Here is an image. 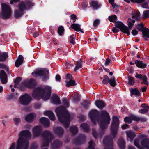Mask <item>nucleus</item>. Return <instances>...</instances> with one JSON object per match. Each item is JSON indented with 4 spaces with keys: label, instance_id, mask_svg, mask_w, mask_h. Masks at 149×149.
Returning a JSON list of instances; mask_svg holds the SVG:
<instances>
[{
    "label": "nucleus",
    "instance_id": "nucleus-35",
    "mask_svg": "<svg viewBox=\"0 0 149 149\" xmlns=\"http://www.w3.org/2000/svg\"><path fill=\"white\" fill-rule=\"evenodd\" d=\"M24 14V12L19 10H16L15 11L14 17L16 18H19L22 17Z\"/></svg>",
    "mask_w": 149,
    "mask_h": 149
},
{
    "label": "nucleus",
    "instance_id": "nucleus-8",
    "mask_svg": "<svg viewBox=\"0 0 149 149\" xmlns=\"http://www.w3.org/2000/svg\"><path fill=\"white\" fill-rule=\"evenodd\" d=\"M2 13L1 15L2 18L5 19L9 18L11 15V10L9 6L4 3H2Z\"/></svg>",
    "mask_w": 149,
    "mask_h": 149
},
{
    "label": "nucleus",
    "instance_id": "nucleus-41",
    "mask_svg": "<svg viewBox=\"0 0 149 149\" xmlns=\"http://www.w3.org/2000/svg\"><path fill=\"white\" fill-rule=\"evenodd\" d=\"M77 85L75 81L73 80H70L69 81L66 82V86L68 87L71 86H75Z\"/></svg>",
    "mask_w": 149,
    "mask_h": 149
},
{
    "label": "nucleus",
    "instance_id": "nucleus-53",
    "mask_svg": "<svg viewBox=\"0 0 149 149\" xmlns=\"http://www.w3.org/2000/svg\"><path fill=\"white\" fill-rule=\"evenodd\" d=\"M100 22V20L98 19H96L94 20L93 22V26L94 27L97 26L99 24Z\"/></svg>",
    "mask_w": 149,
    "mask_h": 149
},
{
    "label": "nucleus",
    "instance_id": "nucleus-32",
    "mask_svg": "<svg viewBox=\"0 0 149 149\" xmlns=\"http://www.w3.org/2000/svg\"><path fill=\"white\" fill-rule=\"evenodd\" d=\"M80 127L84 131L86 132H88L90 130L89 125L85 123L81 124L80 125Z\"/></svg>",
    "mask_w": 149,
    "mask_h": 149
},
{
    "label": "nucleus",
    "instance_id": "nucleus-29",
    "mask_svg": "<svg viewBox=\"0 0 149 149\" xmlns=\"http://www.w3.org/2000/svg\"><path fill=\"white\" fill-rule=\"evenodd\" d=\"M34 118V114L33 113H31L27 115L25 117V120L28 123H31L33 121Z\"/></svg>",
    "mask_w": 149,
    "mask_h": 149
},
{
    "label": "nucleus",
    "instance_id": "nucleus-20",
    "mask_svg": "<svg viewBox=\"0 0 149 149\" xmlns=\"http://www.w3.org/2000/svg\"><path fill=\"white\" fill-rule=\"evenodd\" d=\"M141 107L144 109L139 110V112L141 114H145L148 111L149 107L147 104L143 103L142 104Z\"/></svg>",
    "mask_w": 149,
    "mask_h": 149
},
{
    "label": "nucleus",
    "instance_id": "nucleus-50",
    "mask_svg": "<svg viewBox=\"0 0 149 149\" xmlns=\"http://www.w3.org/2000/svg\"><path fill=\"white\" fill-rule=\"evenodd\" d=\"M128 84L130 85H133L134 84V78L133 77H128Z\"/></svg>",
    "mask_w": 149,
    "mask_h": 149
},
{
    "label": "nucleus",
    "instance_id": "nucleus-61",
    "mask_svg": "<svg viewBox=\"0 0 149 149\" xmlns=\"http://www.w3.org/2000/svg\"><path fill=\"white\" fill-rule=\"evenodd\" d=\"M76 65L80 67V68H82V61L81 59L78 61H77L76 64Z\"/></svg>",
    "mask_w": 149,
    "mask_h": 149
},
{
    "label": "nucleus",
    "instance_id": "nucleus-55",
    "mask_svg": "<svg viewBox=\"0 0 149 149\" xmlns=\"http://www.w3.org/2000/svg\"><path fill=\"white\" fill-rule=\"evenodd\" d=\"M22 79L20 77H18L14 81V83L16 84H18L22 81Z\"/></svg>",
    "mask_w": 149,
    "mask_h": 149
},
{
    "label": "nucleus",
    "instance_id": "nucleus-51",
    "mask_svg": "<svg viewBox=\"0 0 149 149\" xmlns=\"http://www.w3.org/2000/svg\"><path fill=\"white\" fill-rule=\"evenodd\" d=\"M124 120L125 123L129 124L131 123L132 122L131 116L130 117L127 116L125 117L124 118Z\"/></svg>",
    "mask_w": 149,
    "mask_h": 149
},
{
    "label": "nucleus",
    "instance_id": "nucleus-44",
    "mask_svg": "<svg viewBox=\"0 0 149 149\" xmlns=\"http://www.w3.org/2000/svg\"><path fill=\"white\" fill-rule=\"evenodd\" d=\"M64 32V29L63 26L59 27L57 30V32L60 36H62L63 35Z\"/></svg>",
    "mask_w": 149,
    "mask_h": 149
},
{
    "label": "nucleus",
    "instance_id": "nucleus-6",
    "mask_svg": "<svg viewBox=\"0 0 149 149\" xmlns=\"http://www.w3.org/2000/svg\"><path fill=\"white\" fill-rule=\"evenodd\" d=\"M112 120L111 130V134L113 138H114L117 132L119 125V120L118 118L116 116H113Z\"/></svg>",
    "mask_w": 149,
    "mask_h": 149
},
{
    "label": "nucleus",
    "instance_id": "nucleus-1",
    "mask_svg": "<svg viewBox=\"0 0 149 149\" xmlns=\"http://www.w3.org/2000/svg\"><path fill=\"white\" fill-rule=\"evenodd\" d=\"M111 118L109 114L104 110L102 111L100 113V118L99 122L100 128L102 130L98 133L95 130H93L92 134L93 136L96 139L100 136L101 137L104 133V130L106 128L107 125L109 124Z\"/></svg>",
    "mask_w": 149,
    "mask_h": 149
},
{
    "label": "nucleus",
    "instance_id": "nucleus-60",
    "mask_svg": "<svg viewBox=\"0 0 149 149\" xmlns=\"http://www.w3.org/2000/svg\"><path fill=\"white\" fill-rule=\"evenodd\" d=\"M136 75L135 76V77L139 79H143V78L144 77V75H142V74H139L137 72H136Z\"/></svg>",
    "mask_w": 149,
    "mask_h": 149
},
{
    "label": "nucleus",
    "instance_id": "nucleus-10",
    "mask_svg": "<svg viewBox=\"0 0 149 149\" xmlns=\"http://www.w3.org/2000/svg\"><path fill=\"white\" fill-rule=\"evenodd\" d=\"M115 26L116 28L119 29L122 33L126 34L127 36L130 34V31H128V27L121 22L115 21Z\"/></svg>",
    "mask_w": 149,
    "mask_h": 149
},
{
    "label": "nucleus",
    "instance_id": "nucleus-54",
    "mask_svg": "<svg viewBox=\"0 0 149 149\" xmlns=\"http://www.w3.org/2000/svg\"><path fill=\"white\" fill-rule=\"evenodd\" d=\"M74 34H72L70 36V42L73 44H75V42L74 41Z\"/></svg>",
    "mask_w": 149,
    "mask_h": 149
},
{
    "label": "nucleus",
    "instance_id": "nucleus-56",
    "mask_svg": "<svg viewBox=\"0 0 149 149\" xmlns=\"http://www.w3.org/2000/svg\"><path fill=\"white\" fill-rule=\"evenodd\" d=\"M13 120L16 125H18L21 122L20 119L19 118H14Z\"/></svg>",
    "mask_w": 149,
    "mask_h": 149
},
{
    "label": "nucleus",
    "instance_id": "nucleus-38",
    "mask_svg": "<svg viewBox=\"0 0 149 149\" xmlns=\"http://www.w3.org/2000/svg\"><path fill=\"white\" fill-rule=\"evenodd\" d=\"M109 83L110 85L113 87H114L116 85L117 83L116 81V79L114 76L110 79Z\"/></svg>",
    "mask_w": 149,
    "mask_h": 149
},
{
    "label": "nucleus",
    "instance_id": "nucleus-28",
    "mask_svg": "<svg viewBox=\"0 0 149 149\" xmlns=\"http://www.w3.org/2000/svg\"><path fill=\"white\" fill-rule=\"evenodd\" d=\"M52 102L55 104L59 105L61 104L60 99L57 95L53 96L52 98Z\"/></svg>",
    "mask_w": 149,
    "mask_h": 149
},
{
    "label": "nucleus",
    "instance_id": "nucleus-15",
    "mask_svg": "<svg viewBox=\"0 0 149 149\" xmlns=\"http://www.w3.org/2000/svg\"><path fill=\"white\" fill-rule=\"evenodd\" d=\"M53 131L54 133L60 138L63 137L64 133L63 129L60 127H58L54 128Z\"/></svg>",
    "mask_w": 149,
    "mask_h": 149
},
{
    "label": "nucleus",
    "instance_id": "nucleus-11",
    "mask_svg": "<svg viewBox=\"0 0 149 149\" xmlns=\"http://www.w3.org/2000/svg\"><path fill=\"white\" fill-rule=\"evenodd\" d=\"M31 97L27 93H25L20 96L19 102L22 105L26 106L31 102Z\"/></svg>",
    "mask_w": 149,
    "mask_h": 149
},
{
    "label": "nucleus",
    "instance_id": "nucleus-46",
    "mask_svg": "<svg viewBox=\"0 0 149 149\" xmlns=\"http://www.w3.org/2000/svg\"><path fill=\"white\" fill-rule=\"evenodd\" d=\"M63 104L66 107H68L69 106V103L68 100L66 98H63L62 100Z\"/></svg>",
    "mask_w": 149,
    "mask_h": 149
},
{
    "label": "nucleus",
    "instance_id": "nucleus-31",
    "mask_svg": "<svg viewBox=\"0 0 149 149\" xmlns=\"http://www.w3.org/2000/svg\"><path fill=\"white\" fill-rule=\"evenodd\" d=\"M69 130L73 136L76 134L78 132V128L76 126H71L70 127Z\"/></svg>",
    "mask_w": 149,
    "mask_h": 149
},
{
    "label": "nucleus",
    "instance_id": "nucleus-18",
    "mask_svg": "<svg viewBox=\"0 0 149 149\" xmlns=\"http://www.w3.org/2000/svg\"><path fill=\"white\" fill-rule=\"evenodd\" d=\"M63 143L62 141L58 139L55 140L52 144V149H57L60 148L62 146Z\"/></svg>",
    "mask_w": 149,
    "mask_h": 149
},
{
    "label": "nucleus",
    "instance_id": "nucleus-37",
    "mask_svg": "<svg viewBox=\"0 0 149 149\" xmlns=\"http://www.w3.org/2000/svg\"><path fill=\"white\" fill-rule=\"evenodd\" d=\"M81 25L77 23H73L71 25V27L73 29L77 31H79L80 29Z\"/></svg>",
    "mask_w": 149,
    "mask_h": 149
},
{
    "label": "nucleus",
    "instance_id": "nucleus-33",
    "mask_svg": "<svg viewBox=\"0 0 149 149\" xmlns=\"http://www.w3.org/2000/svg\"><path fill=\"white\" fill-rule=\"evenodd\" d=\"M126 135L130 139L131 142H132L134 138L136 136L134 132L130 131L126 132Z\"/></svg>",
    "mask_w": 149,
    "mask_h": 149
},
{
    "label": "nucleus",
    "instance_id": "nucleus-23",
    "mask_svg": "<svg viewBox=\"0 0 149 149\" xmlns=\"http://www.w3.org/2000/svg\"><path fill=\"white\" fill-rule=\"evenodd\" d=\"M24 58L22 55H20L18 56L15 62V65L16 67H19L22 63Z\"/></svg>",
    "mask_w": 149,
    "mask_h": 149
},
{
    "label": "nucleus",
    "instance_id": "nucleus-9",
    "mask_svg": "<svg viewBox=\"0 0 149 149\" xmlns=\"http://www.w3.org/2000/svg\"><path fill=\"white\" fill-rule=\"evenodd\" d=\"M103 142L105 146L104 149H113V139L111 136H106L103 139Z\"/></svg>",
    "mask_w": 149,
    "mask_h": 149
},
{
    "label": "nucleus",
    "instance_id": "nucleus-34",
    "mask_svg": "<svg viewBox=\"0 0 149 149\" xmlns=\"http://www.w3.org/2000/svg\"><path fill=\"white\" fill-rule=\"evenodd\" d=\"M19 10L24 12V11L26 9V8L25 3L22 1L18 5Z\"/></svg>",
    "mask_w": 149,
    "mask_h": 149
},
{
    "label": "nucleus",
    "instance_id": "nucleus-5",
    "mask_svg": "<svg viewBox=\"0 0 149 149\" xmlns=\"http://www.w3.org/2000/svg\"><path fill=\"white\" fill-rule=\"evenodd\" d=\"M43 147L48 146L50 143L54 139L53 135L48 130H45L42 133Z\"/></svg>",
    "mask_w": 149,
    "mask_h": 149
},
{
    "label": "nucleus",
    "instance_id": "nucleus-26",
    "mask_svg": "<svg viewBox=\"0 0 149 149\" xmlns=\"http://www.w3.org/2000/svg\"><path fill=\"white\" fill-rule=\"evenodd\" d=\"M130 96L132 97V95H135L136 97H138L140 95V92L136 88H131L130 90Z\"/></svg>",
    "mask_w": 149,
    "mask_h": 149
},
{
    "label": "nucleus",
    "instance_id": "nucleus-21",
    "mask_svg": "<svg viewBox=\"0 0 149 149\" xmlns=\"http://www.w3.org/2000/svg\"><path fill=\"white\" fill-rule=\"evenodd\" d=\"M96 106L100 109H102L105 107L106 104L101 100H97L95 103Z\"/></svg>",
    "mask_w": 149,
    "mask_h": 149
},
{
    "label": "nucleus",
    "instance_id": "nucleus-13",
    "mask_svg": "<svg viewBox=\"0 0 149 149\" xmlns=\"http://www.w3.org/2000/svg\"><path fill=\"white\" fill-rule=\"evenodd\" d=\"M86 137L85 135L80 134L73 140V143L76 145H81L85 142Z\"/></svg>",
    "mask_w": 149,
    "mask_h": 149
},
{
    "label": "nucleus",
    "instance_id": "nucleus-57",
    "mask_svg": "<svg viewBox=\"0 0 149 149\" xmlns=\"http://www.w3.org/2000/svg\"><path fill=\"white\" fill-rule=\"evenodd\" d=\"M38 147L37 143L35 142L33 143L31 145V149H36Z\"/></svg>",
    "mask_w": 149,
    "mask_h": 149
},
{
    "label": "nucleus",
    "instance_id": "nucleus-43",
    "mask_svg": "<svg viewBox=\"0 0 149 149\" xmlns=\"http://www.w3.org/2000/svg\"><path fill=\"white\" fill-rule=\"evenodd\" d=\"M142 37H146L149 38V29L148 28H146L142 32Z\"/></svg>",
    "mask_w": 149,
    "mask_h": 149
},
{
    "label": "nucleus",
    "instance_id": "nucleus-42",
    "mask_svg": "<svg viewBox=\"0 0 149 149\" xmlns=\"http://www.w3.org/2000/svg\"><path fill=\"white\" fill-rule=\"evenodd\" d=\"M103 78V79L102 81V83L104 85H107L109 82L110 79L106 75H104Z\"/></svg>",
    "mask_w": 149,
    "mask_h": 149
},
{
    "label": "nucleus",
    "instance_id": "nucleus-3",
    "mask_svg": "<svg viewBox=\"0 0 149 149\" xmlns=\"http://www.w3.org/2000/svg\"><path fill=\"white\" fill-rule=\"evenodd\" d=\"M51 93V88L49 86H45L44 88L38 87L33 90L32 96L37 100L42 98L47 100L49 98Z\"/></svg>",
    "mask_w": 149,
    "mask_h": 149
},
{
    "label": "nucleus",
    "instance_id": "nucleus-39",
    "mask_svg": "<svg viewBox=\"0 0 149 149\" xmlns=\"http://www.w3.org/2000/svg\"><path fill=\"white\" fill-rule=\"evenodd\" d=\"M81 104L85 109H87L88 108L91 103L89 101L85 100Z\"/></svg>",
    "mask_w": 149,
    "mask_h": 149
},
{
    "label": "nucleus",
    "instance_id": "nucleus-22",
    "mask_svg": "<svg viewBox=\"0 0 149 149\" xmlns=\"http://www.w3.org/2000/svg\"><path fill=\"white\" fill-rule=\"evenodd\" d=\"M44 114L45 115L48 116L52 121H54L55 120V116L52 111H47L44 112Z\"/></svg>",
    "mask_w": 149,
    "mask_h": 149
},
{
    "label": "nucleus",
    "instance_id": "nucleus-27",
    "mask_svg": "<svg viewBox=\"0 0 149 149\" xmlns=\"http://www.w3.org/2000/svg\"><path fill=\"white\" fill-rule=\"evenodd\" d=\"M8 56L7 52H3L1 54H0V62H3L5 61Z\"/></svg>",
    "mask_w": 149,
    "mask_h": 149
},
{
    "label": "nucleus",
    "instance_id": "nucleus-40",
    "mask_svg": "<svg viewBox=\"0 0 149 149\" xmlns=\"http://www.w3.org/2000/svg\"><path fill=\"white\" fill-rule=\"evenodd\" d=\"M149 143V139L146 138L143 140L141 142V144L143 147L146 148Z\"/></svg>",
    "mask_w": 149,
    "mask_h": 149
},
{
    "label": "nucleus",
    "instance_id": "nucleus-49",
    "mask_svg": "<svg viewBox=\"0 0 149 149\" xmlns=\"http://www.w3.org/2000/svg\"><path fill=\"white\" fill-rule=\"evenodd\" d=\"M74 66V64L71 62L70 63L66 62L64 68L66 69H70Z\"/></svg>",
    "mask_w": 149,
    "mask_h": 149
},
{
    "label": "nucleus",
    "instance_id": "nucleus-52",
    "mask_svg": "<svg viewBox=\"0 0 149 149\" xmlns=\"http://www.w3.org/2000/svg\"><path fill=\"white\" fill-rule=\"evenodd\" d=\"M148 16L149 17V10L144 11L143 15V18L144 19H146L147 18Z\"/></svg>",
    "mask_w": 149,
    "mask_h": 149
},
{
    "label": "nucleus",
    "instance_id": "nucleus-59",
    "mask_svg": "<svg viewBox=\"0 0 149 149\" xmlns=\"http://www.w3.org/2000/svg\"><path fill=\"white\" fill-rule=\"evenodd\" d=\"M148 80V78L147 77L145 76L144 75V77L143 78V79L142 80L143 81V82L144 84H145L147 86L148 85V83L147 81Z\"/></svg>",
    "mask_w": 149,
    "mask_h": 149
},
{
    "label": "nucleus",
    "instance_id": "nucleus-45",
    "mask_svg": "<svg viewBox=\"0 0 149 149\" xmlns=\"http://www.w3.org/2000/svg\"><path fill=\"white\" fill-rule=\"evenodd\" d=\"M139 140L137 138H136L134 141V144L139 149H143L139 144Z\"/></svg>",
    "mask_w": 149,
    "mask_h": 149
},
{
    "label": "nucleus",
    "instance_id": "nucleus-2",
    "mask_svg": "<svg viewBox=\"0 0 149 149\" xmlns=\"http://www.w3.org/2000/svg\"><path fill=\"white\" fill-rule=\"evenodd\" d=\"M31 134L28 130L21 131L19 134L16 149H28L29 142L28 139L31 138Z\"/></svg>",
    "mask_w": 149,
    "mask_h": 149
},
{
    "label": "nucleus",
    "instance_id": "nucleus-12",
    "mask_svg": "<svg viewBox=\"0 0 149 149\" xmlns=\"http://www.w3.org/2000/svg\"><path fill=\"white\" fill-rule=\"evenodd\" d=\"M99 116V113L96 109H93L89 112L88 116L91 121L94 124L96 123V121L98 119Z\"/></svg>",
    "mask_w": 149,
    "mask_h": 149
},
{
    "label": "nucleus",
    "instance_id": "nucleus-58",
    "mask_svg": "<svg viewBox=\"0 0 149 149\" xmlns=\"http://www.w3.org/2000/svg\"><path fill=\"white\" fill-rule=\"evenodd\" d=\"M127 22L128 23V31H129V30H131V28L134 26V24L132 23L131 21H127Z\"/></svg>",
    "mask_w": 149,
    "mask_h": 149
},
{
    "label": "nucleus",
    "instance_id": "nucleus-30",
    "mask_svg": "<svg viewBox=\"0 0 149 149\" xmlns=\"http://www.w3.org/2000/svg\"><path fill=\"white\" fill-rule=\"evenodd\" d=\"M91 6H93V8L95 9H97L101 6L100 3H99L97 1H93L90 3Z\"/></svg>",
    "mask_w": 149,
    "mask_h": 149
},
{
    "label": "nucleus",
    "instance_id": "nucleus-63",
    "mask_svg": "<svg viewBox=\"0 0 149 149\" xmlns=\"http://www.w3.org/2000/svg\"><path fill=\"white\" fill-rule=\"evenodd\" d=\"M127 70L129 72L130 74L134 72V68L132 66H129L127 69Z\"/></svg>",
    "mask_w": 149,
    "mask_h": 149
},
{
    "label": "nucleus",
    "instance_id": "nucleus-64",
    "mask_svg": "<svg viewBox=\"0 0 149 149\" xmlns=\"http://www.w3.org/2000/svg\"><path fill=\"white\" fill-rule=\"evenodd\" d=\"M131 117L132 120L136 121H138L139 120V118L134 115H132L131 116Z\"/></svg>",
    "mask_w": 149,
    "mask_h": 149
},
{
    "label": "nucleus",
    "instance_id": "nucleus-47",
    "mask_svg": "<svg viewBox=\"0 0 149 149\" xmlns=\"http://www.w3.org/2000/svg\"><path fill=\"white\" fill-rule=\"evenodd\" d=\"M108 19L111 22H113L114 21L115 22V20H117V16L116 15H111L109 17Z\"/></svg>",
    "mask_w": 149,
    "mask_h": 149
},
{
    "label": "nucleus",
    "instance_id": "nucleus-19",
    "mask_svg": "<svg viewBox=\"0 0 149 149\" xmlns=\"http://www.w3.org/2000/svg\"><path fill=\"white\" fill-rule=\"evenodd\" d=\"M40 120V122L45 127H48L50 126L49 120L47 118L42 117Z\"/></svg>",
    "mask_w": 149,
    "mask_h": 149
},
{
    "label": "nucleus",
    "instance_id": "nucleus-17",
    "mask_svg": "<svg viewBox=\"0 0 149 149\" xmlns=\"http://www.w3.org/2000/svg\"><path fill=\"white\" fill-rule=\"evenodd\" d=\"M0 78L2 84H5L7 83V78L6 74L4 70H2L1 71Z\"/></svg>",
    "mask_w": 149,
    "mask_h": 149
},
{
    "label": "nucleus",
    "instance_id": "nucleus-7",
    "mask_svg": "<svg viewBox=\"0 0 149 149\" xmlns=\"http://www.w3.org/2000/svg\"><path fill=\"white\" fill-rule=\"evenodd\" d=\"M44 70H36L34 72L31 73L32 75L34 74L40 77H42V80L44 81H46L49 78V70L45 69Z\"/></svg>",
    "mask_w": 149,
    "mask_h": 149
},
{
    "label": "nucleus",
    "instance_id": "nucleus-36",
    "mask_svg": "<svg viewBox=\"0 0 149 149\" xmlns=\"http://www.w3.org/2000/svg\"><path fill=\"white\" fill-rule=\"evenodd\" d=\"M146 28L144 27V25L143 23H141L137 24L136 29L139 31L142 32Z\"/></svg>",
    "mask_w": 149,
    "mask_h": 149
},
{
    "label": "nucleus",
    "instance_id": "nucleus-25",
    "mask_svg": "<svg viewBox=\"0 0 149 149\" xmlns=\"http://www.w3.org/2000/svg\"><path fill=\"white\" fill-rule=\"evenodd\" d=\"M125 141L122 137H120L118 139L117 143L120 149H124L125 147Z\"/></svg>",
    "mask_w": 149,
    "mask_h": 149
},
{
    "label": "nucleus",
    "instance_id": "nucleus-24",
    "mask_svg": "<svg viewBox=\"0 0 149 149\" xmlns=\"http://www.w3.org/2000/svg\"><path fill=\"white\" fill-rule=\"evenodd\" d=\"M135 63L137 67L141 69L145 68L147 66L146 63H143L142 61L140 60H136Z\"/></svg>",
    "mask_w": 149,
    "mask_h": 149
},
{
    "label": "nucleus",
    "instance_id": "nucleus-4",
    "mask_svg": "<svg viewBox=\"0 0 149 149\" xmlns=\"http://www.w3.org/2000/svg\"><path fill=\"white\" fill-rule=\"evenodd\" d=\"M65 109L63 107H57L55 111L59 121L63 124L65 128H67L69 126L70 115L68 111H63Z\"/></svg>",
    "mask_w": 149,
    "mask_h": 149
},
{
    "label": "nucleus",
    "instance_id": "nucleus-48",
    "mask_svg": "<svg viewBox=\"0 0 149 149\" xmlns=\"http://www.w3.org/2000/svg\"><path fill=\"white\" fill-rule=\"evenodd\" d=\"M88 144L89 146L88 148L86 149H94L95 144L93 143L92 140H91L89 142Z\"/></svg>",
    "mask_w": 149,
    "mask_h": 149
},
{
    "label": "nucleus",
    "instance_id": "nucleus-16",
    "mask_svg": "<svg viewBox=\"0 0 149 149\" xmlns=\"http://www.w3.org/2000/svg\"><path fill=\"white\" fill-rule=\"evenodd\" d=\"M36 82L32 79H31L29 81H25L24 83V86L29 88H34L36 86Z\"/></svg>",
    "mask_w": 149,
    "mask_h": 149
},
{
    "label": "nucleus",
    "instance_id": "nucleus-14",
    "mask_svg": "<svg viewBox=\"0 0 149 149\" xmlns=\"http://www.w3.org/2000/svg\"><path fill=\"white\" fill-rule=\"evenodd\" d=\"M33 138L38 137L42 134V127L39 125L34 127L32 130Z\"/></svg>",
    "mask_w": 149,
    "mask_h": 149
},
{
    "label": "nucleus",
    "instance_id": "nucleus-62",
    "mask_svg": "<svg viewBox=\"0 0 149 149\" xmlns=\"http://www.w3.org/2000/svg\"><path fill=\"white\" fill-rule=\"evenodd\" d=\"M76 65L80 67V68H82V61L81 59L78 61H77L76 64Z\"/></svg>",
    "mask_w": 149,
    "mask_h": 149
}]
</instances>
